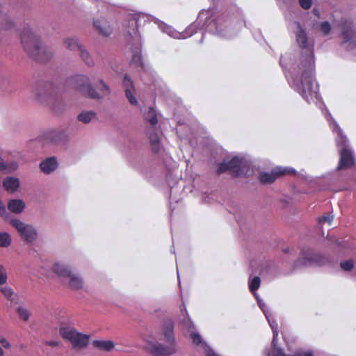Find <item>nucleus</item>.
Listing matches in <instances>:
<instances>
[{
  "label": "nucleus",
  "mask_w": 356,
  "mask_h": 356,
  "mask_svg": "<svg viewBox=\"0 0 356 356\" xmlns=\"http://www.w3.org/2000/svg\"><path fill=\"white\" fill-rule=\"evenodd\" d=\"M296 40L302 49H306L308 53L305 58V63L300 67L302 71L301 76H296L292 73H286V77L289 84L294 88L308 103H319L318 87L313 76L314 57L312 47L308 42L305 31L301 28L300 24H297Z\"/></svg>",
  "instance_id": "1"
},
{
  "label": "nucleus",
  "mask_w": 356,
  "mask_h": 356,
  "mask_svg": "<svg viewBox=\"0 0 356 356\" xmlns=\"http://www.w3.org/2000/svg\"><path fill=\"white\" fill-rule=\"evenodd\" d=\"M211 10H202L196 21L188 26L184 32H179L172 27L163 23L162 22H159L158 20L157 27L169 36L175 39H185L190 37L196 32L197 27L202 28L204 26H206L209 31L213 32L220 37L225 38H231L233 34L230 32L229 29H227V26L224 24L223 19L222 18H218L217 19H211Z\"/></svg>",
  "instance_id": "2"
},
{
  "label": "nucleus",
  "mask_w": 356,
  "mask_h": 356,
  "mask_svg": "<svg viewBox=\"0 0 356 356\" xmlns=\"http://www.w3.org/2000/svg\"><path fill=\"white\" fill-rule=\"evenodd\" d=\"M21 42L24 50L34 60L46 62L53 56L51 51L40 44V38L35 35L29 27H24L21 33Z\"/></svg>",
  "instance_id": "3"
},
{
  "label": "nucleus",
  "mask_w": 356,
  "mask_h": 356,
  "mask_svg": "<svg viewBox=\"0 0 356 356\" xmlns=\"http://www.w3.org/2000/svg\"><path fill=\"white\" fill-rule=\"evenodd\" d=\"M327 120L330 122V126L334 132H336V143L338 147L342 146L340 149V162L337 168L338 170L350 168L354 164V158L353 152L348 146L346 144L347 138L342 133L339 124L332 119L330 114L327 113Z\"/></svg>",
  "instance_id": "4"
},
{
  "label": "nucleus",
  "mask_w": 356,
  "mask_h": 356,
  "mask_svg": "<svg viewBox=\"0 0 356 356\" xmlns=\"http://www.w3.org/2000/svg\"><path fill=\"white\" fill-rule=\"evenodd\" d=\"M177 352L173 334V323L170 319L163 322L157 342V356L170 355Z\"/></svg>",
  "instance_id": "5"
},
{
  "label": "nucleus",
  "mask_w": 356,
  "mask_h": 356,
  "mask_svg": "<svg viewBox=\"0 0 356 356\" xmlns=\"http://www.w3.org/2000/svg\"><path fill=\"white\" fill-rule=\"evenodd\" d=\"M67 83L80 92L83 96L99 99L101 96L89 83V79L85 75H76L67 79Z\"/></svg>",
  "instance_id": "6"
},
{
  "label": "nucleus",
  "mask_w": 356,
  "mask_h": 356,
  "mask_svg": "<svg viewBox=\"0 0 356 356\" xmlns=\"http://www.w3.org/2000/svg\"><path fill=\"white\" fill-rule=\"evenodd\" d=\"M248 167V161L243 157L236 156L229 161H224L218 166L217 172L222 173L229 170L236 176L243 175Z\"/></svg>",
  "instance_id": "7"
},
{
  "label": "nucleus",
  "mask_w": 356,
  "mask_h": 356,
  "mask_svg": "<svg viewBox=\"0 0 356 356\" xmlns=\"http://www.w3.org/2000/svg\"><path fill=\"white\" fill-rule=\"evenodd\" d=\"M59 334L64 339L70 341L74 347L84 348L88 343L89 337L77 332L73 327H62L60 328Z\"/></svg>",
  "instance_id": "8"
},
{
  "label": "nucleus",
  "mask_w": 356,
  "mask_h": 356,
  "mask_svg": "<svg viewBox=\"0 0 356 356\" xmlns=\"http://www.w3.org/2000/svg\"><path fill=\"white\" fill-rule=\"evenodd\" d=\"M10 224L17 230L24 241L32 243L36 239L38 233L31 225H26L18 219H13Z\"/></svg>",
  "instance_id": "9"
},
{
  "label": "nucleus",
  "mask_w": 356,
  "mask_h": 356,
  "mask_svg": "<svg viewBox=\"0 0 356 356\" xmlns=\"http://www.w3.org/2000/svg\"><path fill=\"white\" fill-rule=\"evenodd\" d=\"M183 324L184 327L188 329V332H190V336L193 340V343L196 346H200L204 350L207 356H211L212 354L214 355L213 350H211V348L204 341H202V337L198 333L193 331L194 325L191 321V320L187 319L184 321Z\"/></svg>",
  "instance_id": "10"
},
{
  "label": "nucleus",
  "mask_w": 356,
  "mask_h": 356,
  "mask_svg": "<svg viewBox=\"0 0 356 356\" xmlns=\"http://www.w3.org/2000/svg\"><path fill=\"white\" fill-rule=\"evenodd\" d=\"M295 170L287 167H277L271 172H263L260 175V181L263 183H272L280 175L293 174Z\"/></svg>",
  "instance_id": "11"
},
{
  "label": "nucleus",
  "mask_w": 356,
  "mask_h": 356,
  "mask_svg": "<svg viewBox=\"0 0 356 356\" xmlns=\"http://www.w3.org/2000/svg\"><path fill=\"white\" fill-rule=\"evenodd\" d=\"M145 119L148 121L151 128L147 131L149 139L152 146V152H156V111L153 107H149L147 113L144 115Z\"/></svg>",
  "instance_id": "12"
},
{
  "label": "nucleus",
  "mask_w": 356,
  "mask_h": 356,
  "mask_svg": "<svg viewBox=\"0 0 356 356\" xmlns=\"http://www.w3.org/2000/svg\"><path fill=\"white\" fill-rule=\"evenodd\" d=\"M318 255L312 250H307L302 252L300 257L295 264V268L309 266L318 262Z\"/></svg>",
  "instance_id": "13"
},
{
  "label": "nucleus",
  "mask_w": 356,
  "mask_h": 356,
  "mask_svg": "<svg viewBox=\"0 0 356 356\" xmlns=\"http://www.w3.org/2000/svg\"><path fill=\"white\" fill-rule=\"evenodd\" d=\"M122 83L124 87L125 95H126V97H127L129 102L131 105H134V106L137 105L138 101L134 95V94L135 93V87L134 85V82L131 80V79L127 75H125L124 76Z\"/></svg>",
  "instance_id": "14"
},
{
  "label": "nucleus",
  "mask_w": 356,
  "mask_h": 356,
  "mask_svg": "<svg viewBox=\"0 0 356 356\" xmlns=\"http://www.w3.org/2000/svg\"><path fill=\"white\" fill-rule=\"evenodd\" d=\"M342 35L343 43L346 49H351L356 46V35L351 27L344 26L342 29Z\"/></svg>",
  "instance_id": "15"
},
{
  "label": "nucleus",
  "mask_w": 356,
  "mask_h": 356,
  "mask_svg": "<svg viewBox=\"0 0 356 356\" xmlns=\"http://www.w3.org/2000/svg\"><path fill=\"white\" fill-rule=\"evenodd\" d=\"M142 339L147 343V349L152 355H156V342L153 332L148 328H145L140 334Z\"/></svg>",
  "instance_id": "16"
},
{
  "label": "nucleus",
  "mask_w": 356,
  "mask_h": 356,
  "mask_svg": "<svg viewBox=\"0 0 356 356\" xmlns=\"http://www.w3.org/2000/svg\"><path fill=\"white\" fill-rule=\"evenodd\" d=\"M254 296L257 300V302H258L259 307L263 311V312H264V315L266 316V318L273 330V343L275 344V339L278 335L277 323H275V321L274 320H272L270 318V316L267 312L266 307L264 302H263V301L258 297V296L256 293H254Z\"/></svg>",
  "instance_id": "17"
},
{
  "label": "nucleus",
  "mask_w": 356,
  "mask_h": 356,
  "mask_svg": "<svg viewBox=\"0 0 356 356\" xmlns=\"http://www.w3.org/2000/svg\"><path fill=\"white\" fill-rule=\"evenodd\" d=\"M94 26L96 30L103 36H108L112 32V29L108 22L104 18L98 19L94 21Z\"/></svg>",
  "instance_id": "18"
},
{
  "label": "nucleus",
  "mask_w": 356,
  "mask_h": 356,
  "mask_svg": "<svg viewBox=\"0 0 356 356\" xmlns=\"http://www.w3.org/2000/svg\"><path fill=\"white\" fill-rule=\"evenodd\" d=\"M127 33L131 38L138 40L140 38L138 31V19L136 17H131L127 22Z\"/></svg>",
  "instance_id": "19"
},
{
  "label": "nucleus",
  "mask_w": 356,
  "mask_h": 356,
  "mask_svg": "<svg viewBox=\"0 0 356 356\" xmlns=\"http://www.w3.org/2000/svg\"><path fill=\"white\" fill-rule=\"evenodd\" d=\"M25 202L22 200H10L8 203V210L14 213H21L25 208Z\"/></svg>",
  "instance_id": "20"
},
{
  "label": "nucleus",
  "mask_w": 356,
  "mask_h": 356,
  "mask_svg": "<svg viewBox=\"0 0 356 356\" xmlns=\"http://www.w3.org/2000/svg\"><path fill=\"white\" fill-rule=\"evenodd\" d=\"M40 166L43 172L49 174L56 168L57 161L55 157H50L41 162Z\"/></svg>",
  "instance_id": "21"
},
{
  "label": "nucleus",
  "mask_w": 356,
  "mask_h": 356,
  "mask_svg": "<svg viewBox=\"0 0 356 356\" xmlns=\"http://www.w3.org/2000/svg\"><path fill=\"white\" fill-rule=\"evenodd\" d=\"M19 186V179L15 177H8L3 182V186L8 192L10 193L16 191Z\"/></svg>",
  "instance_id": "22"
},
{
  "label": "nucleus",
  "mask_w": 356,
  "mask_h": 356,
  "mask_svg": "<svg viewBox=\"0 0 356 356\" xmlns=\"http://www.w3.org/2000/svg\"><path fill=\"white\" fill-rule=\"evenodd\" d=\"M93 346L104 351L109 352L113 349L115 344L112 341H100V340H95L92 342Z\"/></svg>",
  "instance_id": "23"
},
{
  "label": "nucleus",
  "mask_w": 356,
  "mask_h": 356,
  "mask_svg": "<svg viewBox=\"0 0 356 356\" xmlns=\"http://www.w3.org/2000/svg\"><path fill=\"white\" fill-rule=\"evenodd\" d=\"M53 270L58 276L63 277H68L72 273L68 266L58 263L54 265Z\"/></svg>",
  "instance_id": "24"
},
{
  "label": "nucleus",
  "mask_w": 356,
  "mask_h": 356,
  "mask_svg": "<svg viewBox=\"0 0 356 356\" xmlns=\"http://www.w3.org/2000/svg\"><path fill=\"white\" fill-rule=\"evenodd\" d=\"M53 270L58 276L63 277H68L72 273L68 266L58 263L54 265Z\"/></svg>",
  "instance_id": "25"
},
{
  "label": "nucleus",
  "mask_w": 356,
  "mask_h": 356,
  "mask_svg": "<svg viewBox=\"0 0 356 356\" xmlns=\"http://www.w3.org/2000/svg\"><path fill=\"white\" fill-rule=\"evenodd\" d=\"M131 64L135 65L138 67H140V70L145 69V63L143 60L139 48H136V49L133 50Z\"/></svg>",
  "instance_id": "26"
},
{
  "label": "nucleus",
  "mask_w": 356,
  "mask_h": 356,
  "mask_svg": "<svg viewBox=\"0 0 356 356\" xmlns=\"http://www.w3.org/2000/svg\"><path fill=\"white\" fill-rule=\"evenodd\" d=\"M70 279L69 286L73 290H79L83 287L82 279L75 274L71 273L68 277Z\"/></svg>",
  "instance_id": "27"
},
{
  "label": "nucleus",
  "mask_w": 356,
  "mask_h": 356,
  "mask_svg": "<svg viewBox=\"0 0 356 356\" xmlns=\"http://www.w3.org/2000/svg\"><path fill=\"white\" fill-rule=\"evenodd\" d=\"M2 4L0 1V29H9L13 26L12 22L8 19L6 14L2 11Z\"/></svg>",
  "instance_id": "28"
},
{
  "label": "nucleus",
  "mask_w": 356,
  "mask_h": 356,
  "mask_svg": "<svg viewBox=\"0 0 356 356\" xmlns=\"http://www.w3.org/2000/svg\"><path fill=\"white\" fill-rule=\"evenodd\" d=\"M66 48L70 51L79 50L81 45L75 38H67L64 41Z\"/></svg>",
  "instance_id": "29"
},
{
  "label": "nucleus",
  "mask_w": 356,
  "mask_h": 356,
  "mask_svg": "<svg viewBox=\"0 0 356 356\" xmlns=\"http://www.w3.org/2000/svg\"><path fill=\"white\" fill-rule=\"evenodd\" d=\"M80 51V56L83 59V60L89 66H92L94 65V61L91 58L89 53L85 50L81 46L80 49L78 50Z\"/></svg>",
  "instance_id": "30"
},
{
  "label": "nucleus",
  "mask_w": 356,
  "mask_h": 356,
  "mask_svg": "<svg viewBox=\"0 0 356 356\" xmlns=\"http://www.w3.org/2000/svg\"><path fill=\"white\" fill-rule=\"evenodd\" d=\"M95 117L94 112H82L78 115V120L83 123L90 122Z\"/></svg>",
  "instance_id": "31"
},
{
  "label": "nucleus",
  "mask_w": 356,
  "mask_h": 356,
  "mask_svg": "<svg viewBox=\"0 0 356 356\" xmlns=\"http://www.w3.org/2000/svg\"><path fill=\"white\" fill-rule=\"evenodd\" d=\"M11 243V237L6 232H0V247L6 248Z\"/></svg>",
  "instance_id": "32"
},
{
  "label": "nucleus",
  "mask_w": 356,
  "mask_h": 356,
  "mask_svg": "<svg viewBox=\"0 0 356 356\" xmlns=\"http://www.w3.org/2000/svg\"><path fill=\"white\" fill-rule=\"evenodd\" d=\"M261 280L259 277L255 276L250 280L249 288L252 292H254L257 290L260 286Z\"/></svg>",
  "instance_id": "33"
},
{
  "label": "nucleus",
  "mask_w": 356,
  "mask_h": 356,
  "mask_svg": "<svg viewBox=\"0 0 356 356\" xmlns=\"http://www.w3.org/2000/svg\"><path fill=\"white\" fill-rule=\"evenodd\" d=\"M17 313L22 320L24 321H29L31 314L30 312L26 309L22 307H19L17 309Z\"/></svg>",
  "instance_id": "34"
},
{
  "label": "nucleus",
  "mask_w": 356,
  "mask_h": 356,
  "mask_svg": "<svg viewBox=\"0 0 356 356\" xmlns=\"http://www.w3.org/2000/svg\"><path fill=\"white\" fill-rule=\"evenodd\" d=\"M7 273L5 268L0 265V284L2 285L7 282Z\"/></svg>",
  "instance_id": "35"
},
{
  "label": "nucleus",
  "mask_w": 356,
  "mask_h": 356,
  "mask_svg": "<svg viewBox=\"0 0 356 356\" xmlns=\"http://www.w3.org/2000/svg\"><path fill=\"white\" fill-rule=\"evenodd\" d=\"M0 291L4 295V296L8 299H10L13 294V291H12V289L8 286L0 287Z\"/></svg>",
  "instance_id": "36"
},
{
  "label": "nucleus",
  "mask_w": 356,
  "mask_h": 356,
  "mask_svg": "<svg viewBox=\"0 0 356 356\" xmlns=\"http://www.w3.org/2000/svg\"><path fill=\"white\" fill-rule=\"evenodd\" d=\"M321 31L325 34L327 35L330 33L331 30V26L327 22H323L321 23Z\"/></svg>",
  "instance_id": "37"
},
{
  "label": "nucleus",
  "mask_w": 356,
  "mask_h": 356,
  "mask_svg": "<svg viewBox=\"0 0 356 356\" xmlns=\"http://www.w3.org/2000/svg\"><path fill=\"white\" fill-rule=\"evenodd\" d=\"M341 267L344 270H350L353 268V262L352 260L343 261L341 263Z\"/></svg>",
  "instance_id": "38"
},
{
  "label": "nucleus",
  "mask_w": 356,
  "mask_h": 356,
  "mask_svg": "<svg viewBox=\"0 0 356 356\" xmlns=\"http://www.w3.org/2000/svg\"><path fill=\"white\" fill-rule=\"evenodd\" d=\"M332 220H333V216H323V217L320 218L318 219V222L320 224L327 223L328 225H330Z\"/></svg>",
  "instance_id": "39"
},
{
  "label": "nucleus",
  "mask_w": 356,
  "mask_h": 356,
  "mask_svg": "<svg viewBox=\"0 0 356 356\" xmlns=\"http://www.w3.org/2000/svg\"><path fill=\"white\" fill-rule=\"evenodd\" d=\"M100 84L102 86V88L101 89L102 95H105L109 93L110 90L108 86L102 81H100Z\"/></svg>",
  "instance_id": "40"
},
{
  "label": "nucleus",
  "mask_w": 356,
  "mask_h": 356,
  "mask_svg": "<svg viewBox=\"0 0 356 356\" xmlns=\"http://www.w3.org/2000/svg\"><path fill=\"white\" fill-rule=\"evenodd\" d=\"M302 8L307 10L312 7V1H299Z\"/></svg>",
  "instance_id": "41"
},
{
  "label": "nucleus",
  "mask_w": 356,
  "mask_h": 356,
  "mask_svg": "<svg viewBox=\"0 0 356 356\" xmlns=\"http://www.w3.org/2000/svg\"><path fill=\"white\" fill-rule=\"evenodd\" d=\"M0 343L5 348H9L10 347V343L5 338H1L0 339Z\"/></svg>",
  "instance_id": "42"
},
{
  "label": "nucleus",
  "mask_w": 356,
  "mask_h": 356,
  "mask_svg": "<svg viewBox=\"0 0 356 356\" xmlns=\"http://www.w3.org/2000/svg\"><path fill=\"white\" fill-rule=\"evenodd\" d=\"M6 213V209L4 204L0 200V216H3Z\"/></svg>",
  "instance_id": "43"
},
{
  "label": "nucleus",
  "mask_w": 356,
  "mask_h": 356,
  "mask_svg": "<svg viewBox=\"0 0 356 356\" xmlns=\"http://www.w3.org/2000/svg\"><path fill=\"white\" fill-rule=\"evenodd\" d=\"M45 343L46 345L51 347H56L59 345V342L58 341H47Z\"/></svg>",
  "instance_id": "44"
},
{
  "label": "nucleus",
  "mask_w": 356,
  "mask_h": 356,
  "mask_svg": "<svg viewBox=\"0 0 356 356\" xmlns=\"http://www.w3.org/2000/svg\"><path fill=\"white\" fill-rule=\"evenodd\" d=\"M6 169V166L3 161L2 159L0 157V170H3Z\"/></svg>",
  "instance_id": "45"
},
{
  "label": "nucleus",
  "mask_w": 356,
  "mask_h": 356,
  "mask_svg": "<svg viewBox=\"0 0 356 356\" xmlns=\"http://www.w3.org/2000/svg\"><path fill=\"white\" fill-rule=\"evenodd\" d=\"M275 356H286L284 353L281 350H278L276 354L275 355Z\"/></svg>",
  "instance_id": "46"
},
{
  "label": "nucleus",
  "mask_w": 356,
  "mask_h": 356,
  "mask_svg": "<svg viewBox=\"0 0 356 356\" xmlns=\"http://www.w3.org/2000/svg\"><path fill=\"white\" fill-rule=\"evenodd\" d=\"M285 62V58H281L280 59V64L282 65V67H284V63Z\"/></svg>",
  "instance_id": "47"
},
{
  "label": "nucleus",
  "mask_w": 356,
  "mask_h": 356,
  "mask_svg": "<svg viewBox=\"0 0 356 356\" xmlns=\"http://www.w3.org/2000/svg\"><path fill=\"white\" fill-rule=\"evenodd\" d=\"M314 13L316 16L319 17V12H318L316 9H314Z\"/></svg>",
  "instance_id": "48"
},
{
  "label": "nucleus",
  "mask_w": 356,
  "mask_h": 356,
  "mask_svg": "<svg viewBox=\"0 0 356 356\" xmlns=\"http://www.w3.org/2000/svg\"><path fill=\"white\" fill-rule=\"evenodd\" d=\"M4 352L3 349L0 347V356H3Z\"/></svg>",
  "instance_id": "49"
},
{
  "label": "nucleus",
  "mask_w": 356,
  "mask_h": 356,
  "mask_svg": "<svg viewBox=\"0 0 356 356\" xmlns=\"http://www.w3.org/2000/svg\"><path fill=\"white\" fill-rule=\"evenodd\" d=\"M52 141H56V139L54 138V136L49 137Z\"/></svg>",
  "instance_id": "50"
},
{
  "label": "nucleus",
  "mask_w": 356,
  "mask_h": 356,
  "mask_svg": "<svg viewBox=\"0 0 356 356\" xmlns=\"http://www.w3.org/2000/svg\"><path fill=\"white\" fill-rule=\"evenodd\" d=\"M211 356H218L214 353V355L212 354Z\"/></svg>",
  "instance_id": "51"
}]
</instances>
